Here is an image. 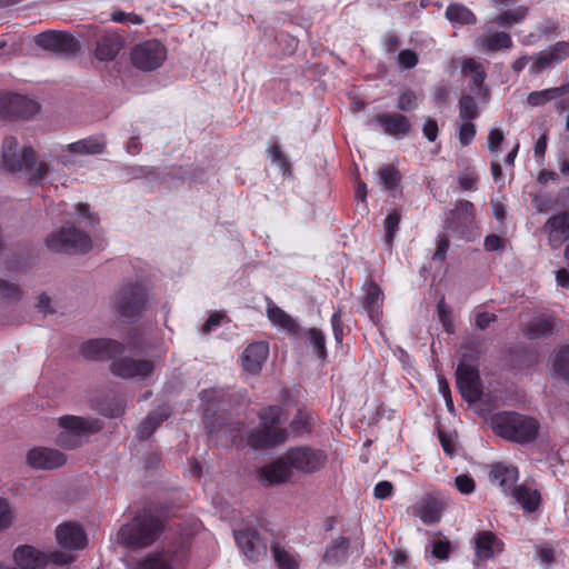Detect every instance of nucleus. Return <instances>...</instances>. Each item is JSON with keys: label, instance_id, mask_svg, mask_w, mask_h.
Returning <instances> with one entry per match:
<instances>
[{"label": "nucleus", "instance_id": "f704fd0d", "mask_svg": "<svg viewBox=\"0 0 569 569\" xmlns=\"http://www.w3.org/2000/svg\"><path fill=\"white\" fill-rule=\"evenodd\" d=\"M267 313L269 320L274 326H278L290 333H295L297 331L298 325L296 321L276 305L268 303Z\"/></svg>", "mask_w": 569, "mask_h": 569}, {"label": "nucleus", "instance_id": "69168bd1", "mask_svg": "<svg viewBox=\"0 0 569 569\" xmlns=\"http://www.w3.org/2000/svg\"><path fill=\"white\" fill-rule=\"evenodd\" d=\"M449 244V239L446 236L440 237L433 253V260H439L440 262L445 261Z\"/></svg>", "mask_w": 569, "mask_h": 569}, {"label": "nucleus", "instance_id": "72a5a7b5", "mask_svg": "<svg viewBox=\"0 0 569 569\" xmlns=\"http://www.w3.org/2000/svg\"><path fill=\"white\" fill-rule=\"evenodd\" d=\"M169 411L166 408H159L151 412L140 425L138 436L140 439L149 438L160 423L169 417Z\"/></svg>", "mask_w": 569, "mask_h": 569}, {"label": "nucleus", "instance_id": "5fc2aeb1", "mask_svg": "<svg viewBox=\"0 0 569 569\" xmlns=\"http://www.w3.org/2000/svg\"><path fill=\"white\" fill-rule=\"evenodd\" d=\"M458 182L462 190H475L478 182V176L473 170L467 169L459 174Z\"/></svg>", "mask_w": 569, "mask_h": 569}, {"label": "nucleus", "instance_id": "39448f33", "mask_svg": "<svg viewBox=\"0 0 569 569\" xmlns=\"http://www.w3.org/2000/svg\"><path fill=\"white\" fill-rule=\"evenodd\" d=\"M57 421L61 430L57 435L56 442L69 450L80 447L84 438L102 428L100 420L78 416H62Z\"/></svg>", "mask_w": 569, "mask_h": 569}, {"label": "nucleus", "instance_id": "603ef678", "mask_svg": "<svg viewBox=\"0 0 569 569\" xmlns=\"http://www.w3.org/2000/svg\"><path fill=\"white\" fill-rule=\"evenodd\" d=\"M438 317L447 332H452V320L451 311L445 302V298H441L437 305Z\"/></svg>", "mask_w": 569, "mask_h": 569}, {"label": "nucleus", "instance_id": "4c0bfd02", "mask_svg": "<svg viewBox=\"0 0 569 569\" xmlns=\"http://www.w3.org/2000/svg\"><path fill=\"white\" fill-rule=\"evenodd\" d=\"M461 72L465 77H471L473 84L480 90L486 80V71L480 62L473 58H467L461 63Z\"/></svg>", "mask_w": 569, "mask_h": 569}, {"label": "nucleus", "instance_id": "412c9836", "mask_svg": "<svg viewBox=\"0 0 569 569\" xmlns=\"http://www.w3.org/2000/svg\"><path fill=\"white\" fill-rule=\"evenodd\" d=\"M475 555L479 560H488L503 551L505 543L491 531H480L475 538Z\"/></svg>", "mask_w": 569, "mask_h": 569}, {"label": "nucleus", "instance_id": "9b49d317", "mask_svg": "<svg viewBox=\"0 0 569 569\" xmlns=\"http://www.w3.org/2000/svg\"><path fill=\"white\" fill-rule=\"evenodd\" d=\"M39 111V103L22 94L7 93L0 96V116L30 118Z\"/></svg>", "mask_w": 569, "mask_h": 569}, {"label": "nucleus", "instance_id": "c9c22d12", "mask_svg": "<svg viewBox=\"0 0 569 569\" xmlns=\"http://www.w3.org/2000/svg\"><path fill=\"white\" fill-rule=\"evenodd\" d=\"M382 301L383 293L381 289L377 284L370 283L367 288L365 308L368 310L371 319L377 320L379 318Z\"/></svg>", "mask_w": 569, "mask_h": 569}, {"label": "nucleus", "instance_id": "5701e85b", "mask_svg": "<svg viewBox=\"0 0 569 569\" xmlns=\"http://www.w3.org/2000/svg\"><path fill=\"white\" fill-rule=\"evenodd\" d=\"M518 470L513 466L505 463H495L489 472L490 482L498 486L505 493H511L515 490V483L518 480Z\"/></svg>", "mask_w": 569, "mask_h": 569}, {"label": "nucleus", "instance_id": "864d4df0", "mask_svg": "<svg viewBox=\"0 0 569 569\" xmlns=\"http://www.w3.org/2000/svg\"><path fill=\"white\" fill-rule=\"evenodd\" d=\"M111 20L124 24H141L143 19L136 13H127L123 11H114L111 13Z\"/></svg>", "mask_w": 569, "mask_h": 569}, {"label": "nucleus", "instance_id": "58836bf2", "mask_svg": "<svg viewBox=\"0 0 569 569\" xmlns=\"http://www.w3.org/2000/svg\"><path fill=\"white\" fill-rule=\"evenodd\" d=\"M446 17L449 21L460 24H475L477 18L467 7L458 3H451L446 10Z\"/></svg>", "mask_w": 569, "mask_h": 569}, {"label": "nucleus", "instance_id": "4d7b16f0", "mask_svg": "<svg viewBox=\"0 0 569 569\" xmlns=\"http://www.w3.org/2000/svg\"><path fill=\"white\" fill-rule=\"evenodd\" d=\"M398 63L405 69H411L418 63V56L412 50H401L398 54Z\"/></svg>", "mask_w": 569, "mask_h": 569}, {"label": "nucleus", "instance_id": "680f3d73", "mask_svg": "<svg viewBox=\"0 0 569 569\" xmlns=\"http://www.w3.org/2000/svg\"><path fill=\"white\" fill-rule=\"evenodd\" d=\"M503 139H505V136L500 129H491L488 134V138H487L488 148H489L490 152H492V153L498 152Z\"/></svg>", "mask_w": 569, "mask_h": 569}, {"label": "nucleus", "instance_id": "2eb2a0df", "mask_svg": "<svg viewBox=\"0 0 569 569\" xmlns=\"http://www.w3.org/2000/svg\"><path fill=\"white\" fill-rule=\"evenodd\" d=\"M56 540L61 548L69 551L82 550L88 542L82 527L72 521L60 523L56 528Z\"/></svg>", "mask_w": 569, "mask_h": 569}, {"label": "nucleus", "instance_id": "c85d7f7f", "mask_svg": "<svg viewBox=\"0 0 569 569\" xmlns=\"http://www.w3.org/2000/svg\"><path fill=\"white\" fill-rule=\"evenodd\" d=\"M477 43L486 52L509 50L513 44L510 34L502 31L483 34L477 39Z\"/></svg>", "mask_w": 569, "mask_h": 569}, {"label": "nucleus", "instance_id": "c03bdc74", "mask_svg": "<svg viewBox=\"0 0 569 569\" xmlns=\"http://www.w3.org/2000/svg\"><path fill=\"white\" fill-rule=\"evenodd\" d=\"M21 298L18 284L0 279V302H13Z\"/></svg>", "mask_w": 569, "mask_h": 569}, {"label": "nucleus", "instance_id": "4be33fe9", "mask_svg": "<svg viewBox=\"0 0 569 569\" xmlns=\"http://www.w3.org/2000/svg\"><path fill=\"white\" fill-rule=\"evenodd\" d=\"M12 559L16 566L22 569H42L46 568L44 551L32 546L22 545L13 550Z\"/></svg>", "mask_w": 569, "mask_h": 569}, {"label": "nucleus", "instance_id": "aec40b11", "mask_svg": "<svg viewBox=\"0 0 569 569\" xmlns=\"http://www.w3.org/2000/svg\"><path fill=\"white\" fill-rule=\"evenodd\" d=\"M560 328L559 320L550 315H539L530 319L522 328L528 339H540L552 336Z\"/></svg>", "mask_w": 569, "mask_h": 569}, {"label": "nucleus", "instance_id": "e433bc0d", "mask_svg": "<svg viewBox=\"0 0 569 569\" xmlns=\"http://www.w3.org/2000/svg\"><path fill=\"white\" fill-rule=\"evenodd\" d=\"M415 513L425 523H435L440 519V507L433 499H425L415 507Z\"/></svg>", "mask_w": 569, "mask_h": 569}, {"label": "nucleus", "instance_id": "6e6d98bb", "mask_svg": "<svg viewBox=\"0 0 569 569\" xmlns=\"http://www.w3.org/2000/svg\"><path fill=\"white\" fill-rule=\"evenodd\" d=\"M310 415L305 411H298L297 416L291 422V429L296 433H302L308 430L310 426Z\"/></svg>", "mask_w": 569, "mask_h": 569}, {"label": "nucleus", "instance_id": "20e7f679", "mask_svg": "<svg viewBox=\"0 0 569 569\" xmlns=\"http://www.w3.org/2000/svg\"><path fill=\"white\" fill-rule=\"evenodd\" d=\"M260 426L249 436V443L254 448H268L283 442L287 431L280 426L286 421L283 411L278 406H271L260 413Z\"/></svg>", "mask_w": 569, "mask_h": 569}, {"label": "nucleus", "instance_id": "dca6fc26", "mask_svg": "<svg viewBox=\"0 0 569 569\" xmlns=\"http://www.w3.org/2000/svg\"><path fill=\"white\" fill-rule=\"evenodd\" d=\"M66 462V455L53 448L36 447L27 453V463L38 470H52L62 467Z\"/></svg>", "mask_w": 569, "mask_h": 569}, {"label": "nucleus", "instance_id": "9d476101", "mask_svg": "<svg viewBox=\"0 0 569 569\" xmlns=\"http://www.w3.org/2000/svg\"><path fill=\"white\" fill-rule=\"evenodd\" d=\"M38 47L61 56H73L79 50L77 39L63 31H47L38 34L34 39Z\"/></svg>", "mask_w": 569, "mask_h": 569}, {"label": "nucleus", "instance_id": "f3484780", "mask_svg": "<svg viewBox=\"0 0 569 569\" xmlns=\"http://www.w3.org/2000/svg\"><path fill=\"white\" fill-rule=\"evenodd\" d=\"M292 468L286 459V452L273 462L260 468L259 480L267 486L280 485L289 481L292 477Z\"/></svg>", "mask_w": 569, "mask_h": 569}, {"label": "nucleus", "instance_id": "cd10ccee", "mask_svg": "<svg viewBox=\"0 0 569 569\" xmlns=\"http://www.w3.org/2000/svg\"><path fill=\"white\" fill-rule=\"evenodd\" d=\"M123 48V39L117 33H106L98 41L96 57L100 61H111Z\"/></svg>", "mask_w": 569, "mask_h": 569}, {"label": "nucleus", "instance_id": "a878e982", "mask_svg": "<svg viewBox=\"0 0 569 569\" xmlns=\"http://www.w3.org/2000/svg\"><path fill=\"white\" fill-rule=\"evenodd\" d=\"M179 553L170 550L157 551L147 555L136 569H179Z\"/></svg>", "mask_w": 569, "mask_h": 569}, {"label": "nucleus", "instance_id": "393cba45", "mask_svg": "<svg viewBox=\"0 0 569 569\" xmlns=\"http://www.w3.org/2000/svg\"><path fill=\"white\" fill-rule=\"evenodd\" d=\"M375 121L386 134L396 138L406 136L411 129L408 118L400 113H379L375 117Z\"/></svg>", "mask_w": 569, "mask_h": 569}, {"label": "nucleus", "instance_id": "473e14b6", "mask_svg": "<svg viewBox=\"0 0 569 569\" xmlns=\"http://www.w3.org/2000/svg\"><path fill=\"white\" fill-rule=\"evenodd\" d=\"M271 552L278 569H299L300 560L298 556L283 546L273 543L271 546Z\"/></svg>", "mask_w": 569, "mask_h": 569}, {"label": "nucleus", "instance_id": "79ce46f5", "mask_svg": "<svg viewBox=\"0 0 569 569\" xmlns=\"http://www.w3.org/2000/svg\"><path fill=\"white\" fill-rule=\"evenodd\" d=\"M561 97L556 88L545 89L540 91H533L528 94L527 102L531 107H538L547 103L548 101Z\"/></svg>", "mask_w": 569, "mask_h": 569}, {"label": "nucleus", "instance_id": "bb28decb", "mask_svg": "<svg viewBox=\"0 0 569 569\" xmlns=\"http://www.w3.org/2000/svg\"><path fill=\"white\" fill-rule=\"evenodd\" d=\"M269 355V347L266 342H256L248 346L242 356L243 369L250 373H258Z\"/></svg>", "mask_w": 569, "mask_h": 569}, {"label": "nucleus", "instance_id": "423d86ee", "mask_svg": "<svg viewBox=\"0 0 569 569\" xmlns=\"http://www.w3.org/2000/svg\"><path fill=\"white\" fill-rule=\"evenodd\" d=\"M286 459L292 471L312 475L326 467L328 455L325 450L311 446H296L286 451Z\"/></svg>", "mask_w": 569, "mask_h": 569}, {"label": "nucleus", "instance_id": "7c9ffc66", "mask_svg": "<svg viewBox=\"0 0 569 569\" xmlns=\"http://www.w3.org/2000/svg\"><path fill=\"white\" fill-rule=\"evenodd\" d=\"M106 143L103 140L94 137H89L67 146L69 152L82 156L100 154L103 152Z\"/></svg>", "mask_w": 569, "mask_h": 569}, {"label": "nucleus", "instance_id": "a211bd4d", "mask_svg": "<svg viewBox=\"0 0 569 569\" xmlns=\"http://www.w3.org/2000/svg\"><path fill=\"white\" fill-rule=\"evenodd\" d=\"M236 541L244 556L252 561H258L267 555V543L251 529L237 531Z\"/></svg>", "mask_w": 569, "mask_h": 569}, {"label": "nucleus", "instance_id": "de8ad7c7", "mask_svg": "<svg viewBox=\"0 0 569 569\" xmlns=\"http://www.w3.org/2000/svg\"><path fill=\"white\" fill-rule=\"evenodd\" d=\"M379 177L387 189H395L400 180L399 171L392 166L381 168L379 170Z\"/></svg>", "mask_w": 569, "mask_h": 569}, {"label": "nucleus", "instance_id": "052dcab7", "mask_svg": "<svg viewBox=\"0 0 569 569\" xmlns=\"http://www.w3.org/2000/svg\"><path fill=\"white\" fill-rule=\"evenodd\" d=\"M476 136V126L469 121L461 124L459 130V141L462 146H468Z\"/></svg>", "mask_w": 569, "mask_h": 569}, {"label": "nucleus", "instance_id": "e2e57ef3", "mask_svg": "<svg viewBox=\"0 0 569 569\" xmlns=\"http://www.w3.org/2000/svg\"><path fill=\"white\" fill-rule=\"evenodd\" d=\"M450 553V542L447 540H437L432 542V555L440 559L446 560Z\"/></svg>", "mask_w": 569, "mask_h": 569}, {"label": "nucleus", "instance_id": "0e129e2a", "mask_svg": "<svg viewBox=\"0 0 569 569\" xmlns=\"http://www.w3.org/2000/svg\"><path fill=\"white\" fill-rule=\"evenodd\" d=\"M536 552L542 563L549 565L555 559V551L551 546H548V545L538 546L536 548Z\"/></svg>", "mask_w": 569, "mask_h": 569}, {"label": "nucleus", "instance_id": "b1692460", "mask_svg": "<svg viewBox=\"0 0 569 569\" xmlns=\"http://www.w3.org/2000/svg\"><path fill=\"white\" fill-rule=\"evenodd\" d=\"M553 248L560 247L569 238V213L562 212L548 219L543 227Z\"/></svg>", "mask_w": 569, "mask_h": 569}, {"label": "nucleus", "instance_id": "6e6552de", "mask_svg": "<svg viewBox=\"0 0 569 569\" xmlns=\"http://www.w3.org/2000/svg\"><path fill=\"white\" fill-rule=\"evenodd\" d=\"M130 59L137 69L152 71L166 61L167 48L158 40H146L131 49Z\"/></svg>", "mask_w": 569, "mask_h": 569}, {"label": "nucleus", "instance_id": "6ab92c4d", "mask_svg": "<svg viewBox=\"0 0 569 569\" xmlns=\"http://www.w3.org/2000/svg\"><path fill=\"white\" fill-rule=\"evenodd\" d=\"M122 351V346L113 340L93 339L86 341L80 347V353L90 360L112 358Z\"/></svg>", "mask_w": 569, "mask_h": 569}, {"label": "nucleus", "instance_id": "13d9d810", "mask_svg": "<svg viewBox=\"0 0 569 569\" xmlns=\"http://www.w3.org/2000/svg\"><path fill=\"white\" fill-rule=\"evenodd\" d=\"M457 489L463 493L469 495L473 492L476 488L475 480L468 475H460L455 479Z\"/></svg>", "mask_w": 569, "mask_h": 569}, {"label": "nucleus", "instance_id": "ea45409f", "mask_svg": "<svg viewBox=\"0 0 569 569\" xmlns=\"http://www.w3.org/2000/svg\"><path fill=\"white\" fill-rule=\"evenodd\" d=\"M528 14V8L526 7H517L511 10H506L501 13H499L495 19L492 20V23L499 26V27H511L516 23L521 22Z\"/></svg>", "mask_w": 569, "mask_h": 569}, {"label": "nucleus", "instance_id": "a19ab883", "mask_svg": "<svg viewBox=\"0 0 569 569\" xmlns=\"http://www.w3.org/2000/svg\"><path fill=\"white\" fill-rule=\"evenodd\" d=\"M349 547L348 539L339 537L332 546L326 551L323 561L330 565L339 563L346 558V553Z\"/></svg>", "mask_w": 569, "mask_h": 569}, {"label": "nucleus", "instance_id": "37998d69", "mask_svg": "<svg viewBox=\"0 0 569 569\" xmlns=\"http://www.w3.org/2000/svg\"><path fill=\"white\" fill-rule=\"evenodd\" d=\"M479 114L476 100L471 96H462L459 101V117L462 120L476 119Z\"/></svg>", "mask_w": 569, "mask_h": 569}, {"label": "nucleus", "instance_id": "ddd939ff", "mask_svg": "<svg viewBox=\"0 0 569 569\" xmlns=\"http://www.w3.org/2000/svg\"><path fill=\"white\" fill-rule=\"evenodd\" d=\"M457 386L465 400L476 402L481 397V383L476 367L468 363H459L457 368Z\"/></svg>", "mask_w": 569, "mask_h": 569}, {"label": "nucleus", "instance_id": "bf43d9fd", "mask_svg": "<svg viewBox=\"0 0 569 569\" xmlns=\"http://www.w3.org/2000/svg\"><path fill=\"white\" fill-rule=\"evenodd\" d=\"M398 108L402 111H411L417 108V97L412 91L403 92L398 100Z\"/></svg>", "mask_w": 569, "mask_h": 569}, {"label": "nucleus", "instance_id": "f8f14e48", "mask_svg": "<svg viewBox=\"0 0 569 569\" xmlns=\"http://www.w3.org/2000/svg\"><path fill=\"white\" fill-rule=\"evenodd\" d=\"M569 58V41H559L531 57L529 71L539 74Z\"/></svg>", "mask_w": 569, "mask_h": 569}, {"label": "nucleus", "instance_id": "774afa93", "mask_svg": "<svg viewBox=\"0 0 569 569\" xmlns=\"http://www.w3.org/2000/svg\"><path fill=\"white\" fill-rule=\"evenodd\" d=\"M393 490V486L389 481H380L376 485L373 495L377 499H386L388 498Z\"/></svg>", "mask_w": 569, "mask_h": 569}, {"label": "nucleus", "instance_id": "f03ea898", "mask_svg": "<svg viewBox=\"0 0 569 569\" xmlns=\"http://www.w3.org/2000/svg\"><path fill=\"white\" fill-rule=\"evenodd\" d=\"M162 528L158 517L143 510L119 529L117 541L131 548H146L158 539Z\"/></svg>", "mask_w": 569, "mask_h": 569}, {"label": "nucleus", "instance_id": "a18cd8bd", "mask_svg": "<svg viewBox=\"0 0 569 569\" xmlns=\"http://www.w3.org/2000/svg\"><path fill=\"white\" fill-rule=\"evenodd\" d=\"M307 337L318 357L325 359L327 353L325 335L320 330L312 328L307 331Z\"/></svg>", "mask_w": 569, "mask_h": 569}, {"label": "nucleus", "instance_id": "4468645a", "mask_svg": "<svg viewBox=\"0 0 569 569\" xmlns=\"http://www.w3.org/2000/svg\"><path fill=\"white\" fill-rule=\"evenodd\" d=\"M153 369L152 361L130 357L116 359L111 363L112 373L124 379H143L149 377Z\"/></svg>", "mask_w": 569, "mask_h": 569}, {"label": "nucleus", "instance_id": "2f4dec72", "mask_svg": "<svg viewBox=\"0 0 569 569\" xmlns=\"http://www.w3.org/2000/svg\"><path fill=\"white\" fill-rule=\"evenodd\" d=\"M553 375L569 385V345L559 348L551 362Z\"/></svg>", "mask_w": 569, "mask_h": 569}, {"label": "nucleus", "instance_id": "0eeeda50", "mask_svg": "<svg viewBox=\"0 0 569 569\" xmlns=\"http://www.w3.org/2000/svg\"><path fill=\"white\" fill-rule=\"evenodd\" d=\"M48 249L54 252L78 253L91 248L89 236L72 226H64L46 239Z\"/></svg>", "mask_w": 569, "mask_h": 569}, {"label": "nucleus", "instance_id": "338daca9", "mask_svg": "<svg viewBox=\"0 0 569 569\" xmlns=\"http://www.w3.org/2000/svg\"><path fill=\"white\" fill-rule=\"evenodd\" d=\"M505 239L497 234H489L485 239V248L488 251L501 250L505 247Z\"/></svg>", "mask_w": 569, "mask_h": 569}, {"label": "nucleus", "instance_id": "8fccbe9b", "mask_svg": "<svg viewBox=\"0 0 569 569\" xmlns=\"http://www.w3.org/2000/svg\"><path fill=\"white\" fill-rule=\"evenodd\" d=\"M14 512L7 499L0 498V530H6L12 526Z\"/></svg>", "mask_w": 569, "mask_h": 569}, {"label": "nucleus", "instance_id": "7ed1b4c3", "mask_svg": "<svg viewBox=\"0 0 569 569\" xmlns=\"http://www.w3.org/2000/svg\"><path fill=\"white\" fill-rule=\"evenodd\" d=\"M491 426L498 436L519 443L533 441L539 430V422L535 418L515 412L496 415Z\"/></svg>", "mask_w": 569, "mask_h": 569}, {"label": "nucleus", "instance_id": "1a4fd4ad", "mask_svg": "<svg viewBox=\"0 0 569 569\" xmlns=\"http://www.w3.org/2000/svg\"><path fill=\"white\" fill-rule=\"evenodd\" d=\"M144 301V289L140 284H129L113 295L111 303L121 317L131 319L141 311Z\"/></svg>", "mask_w": 569, "mask_h": 569}, {"label": "nucleus", "instance_id": "09e8293b", "mask_svg": "<svg viewBox=\"0 0 569 569\" xmlns=\"http://www.w3.org/2000/svg\"><path fill=\"white\" fill-rule=\"evenodd\" d=\"M475 206L468 200H460L457 202L453 214L462 220L465 223L470 222L475 217Z\"/></svg>", "mask_w": 569, "mask_h": 569}, {"label": "nucleus", "instance_id": "3c124183", "mask_svg": "<svg viewBox=\"0 0 569 569\" xmlns=\"http://www.w3.org/2000/svg\"><path fill=\"white\" fill-rule=\"evenodd\" d=\"M399 222L400 213L397 210L389 212L385 219L386 239L389 243H391L393 240Z\"/></svg>", "mask_w": 569, "mask_h": 569}, {"label": "nucleus", "instance_id": "f257e3e1", "mask_svg": "<svg viewBox=\"0 0 569 569\" xmlns=\"http://www.w3.org/2000/svg\"><path fill=\"white\" fill-rule=\"evenodd\" d=\"M0 166L10 173L24 177L31 183L41 181L50 171L49 164L39 160L31 147H19L13 137H6L2 141Z\"/></svg>", "mask_w": 569, "mask_h": 569}, {"label": "nucleus", "instance_id": "49530a36", "mask_svg": "<svg viewBox=\"0 0 569 569\" xmlns=\"http://www.w3.org/2000/svg\"><path fill=\"white\" fill-rule=\"evenodd\" d=\"M46 567L49 563H53L56 566L62 567L71 563L74 560V557L70 553L69 550H53L49 552H44Z\"/></svg>", "mask_w": 569, "mask_h": 569}, {"label": "nucleus", "instance_id": "c756f323", "mask_svg": "<svg viewBox=\"0 0 569 569\" xmlns=\"http://www.w3.org/2000/svg\"><path fill=\"white\" fill-rule=\"evenodd\" d=\"M512 496L527 512L536 511L541 501L539 491L527 486L517 487L512 490Z\"/></svg>", "mask_w": 569, "mask_h": 569}]
</instances>
